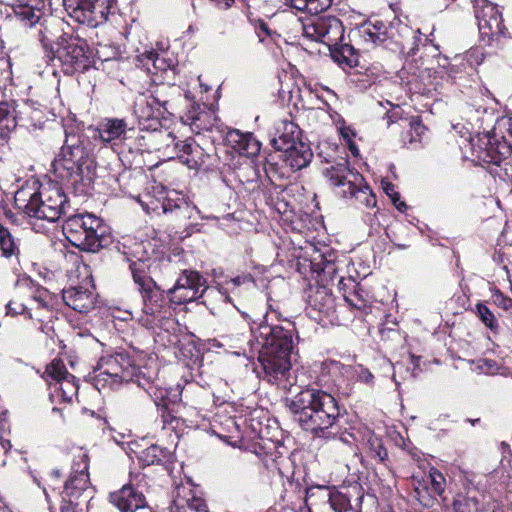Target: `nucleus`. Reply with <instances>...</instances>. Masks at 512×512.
<instances>
[{
  "instance_id": "3",
  "label": "nucleus",
  "mask_w": 512,
  "mask_h": 512,
  "mask_svg": "<svg viewBox=\"0 0 512 512\" xmlns=\"http://www.w3.org/2000/svg\"><path fill=\"white\" fill-rule=\"evenodd\" d=\"M54 174L76 195H89L96 178V163L85 140L67 136L59 154L52 162Z\"/></svg>"
},
{
  "instance_id": "32",
  "label": "nucleus",
  "mask_w": 512,
  "mask_h": 512,
  "mask_svg": "<svg viewBox=\"0 0 512 512\" xmlns=\"http://www.w3.org/2000/svg\"><path fill=\"white\" fill-rule=\"evenodd\" d=\"M486 58V54L480 47H474L467 50L463 55H457L450 64L449 72L451 74L458 73L466 66L477 67L481 65Z\"/></svg>"
},
{
  "instance_id": "46",
  "label": "nucleus",
  "mask_w": 512,
  "mask_h": 512,
  "mask_svg": "<svg viewBox=\"0 0 512 512\" xmlns=\"http://www.w3.org/2000/svg\"><path fill=\"white\" fill-rule=\"evenodd\" d=\"M411 139L410 142L420 141L421 135L426 130L419 117H412L409 121Z\"/></svg>"
},
{
  "instance_id": "52",
  "label": "nucleus",
  "mask_w": 512,
  "mask_h": 512,
  "mask_svg": "<svg viewBox=\"0 0 512 512\" xmlns=\"http://www.w3.org/2000/svg\"><path fill=\"white\" fill-rule=\"evenodd\" d=\"M7 314L8 315H18V314H24L27 312V307L23 304H17L13 301H10L7 305Z\"/></svg>"
},
{
  "instance_id": "56",
  "label": "nucleus",
  "mask_w": 512,
  "mask_h": 512,
  "mask_svg": "<svg viewBox=\"0 0 512 512\" xmlns=\"http://www.w3.org/2000/svg\"><path fill=\"white\" fill-rule=\"evenodd\" d=\"M79 504H74V503H64L62 502V505H61V508H60V512H78L77 511V506Z\"/></svg>"
},
{
  "instance_id": "42",
  "label": "nucleus",
  "mask_w": 512,
  "mask_h": 512,
  "mask_svg": "<svg viewBox=\"0 0 512 512\" xmlns=\"http://www.w3.org/2000/svg\"><path fill=\"white\" fill-rule=\"evenodd\" d=\"M331 256L332 255H329L328 257L321 255V261L314 263V266L317 271L322 272L324 276L329 277L330 280L333 281L337 272V267Z\"/></svg>"
},
{
  "instance_id": "39",
  "label": "nucleus",
  "mask_w": 512,
  "mask_h": 512,
  "mask_svg": "<svg viewBox=\"0 0 512 512\" xmlns=\"http://www.w3.org/2000/svg\"><path fill=\"white\" fill-rule=\"evenodd\" d=\"M225 283L227 285L225 290L223 291L222 288H219L218 290H221L222 293L226 294L230 298L228 291L236 293L241 287L248 289L254 285V279L251 274H242L226 280ZM221 300L224 302L223 298H221ZM226 302H230V299L225 301V303Z\"/></svg>"
},
{
  "instance_id": "6",
  "label": "nucleus",
  "mask_w": 512,
  "mask_h": 512,
  "mask_svg": "<svg viewBox=\"0 0 512 512\" xmlns=\"http://www.w3.org/2000/svg\"><path fill=\"white\" fill-rule=\"evenodd\" d=\"M47 63L52 67L54 75L56 68L65 75L85 72L93 63L92 51L79 34L63 32L57 38L56 48L50 50Z\"/></svg>"
},
{
  "instance_id": "54",
  "label": "nucleus",
  "mask_w": 512,
  "mask_h": 512,
  "mask_svg": "<svg viewBox=\"0 0 512 512\" xmlns=\"http://www.w3.org/2000/svg\"><path fill=\"white\" fill-rule=\"evenodd\" d=\"M481 363L479 365V368L483 370L485 373H491L493 372L494 368L496 367V362L493 360H481Z\"/></svg>"
},
{
  "instance_id": "31",
  "label": "nucleus",
  "mask_w": 512,
  "mask_h": 512,
  "mask_svg": "<svg viewBox=\"0 0 512 512\" xmlns=\"http://www.w3.org/2000/svg\"><path fill=\"white\" fill-rule=\"evenodd\" d=\"M283 152L286 162L295 170L306 167L313 157L310 147L301 140L296 141L293 147L284 149Z\"/></svg>"
},
{
  "instance_id": "61",
  "label": "nucleus",
  "mask_w": 512,
  "mask_h": 512,
  "mask_svg": "<svg viewBox=\"0 0 512 512\" xmlns=\"http://www.w3.org/2000/svg\"><path fill=\"white\" fill-rule=\"evenodd\" d=\"M241 315L244 318V320H246V321L250 320V316L246 312H241Z\"/></svg>"
},
{
  "instance_id": "64",
  "label": "nucleus",
  "mask_w": 512,
  "mask_h": 512,
  "mask_svg": "<svg viewBox=\"0 0 512 512\" xmlns=\"http://www.w3.org/2000/svg\"><path fill=\"white\" fill-rule=\"evenodd\" d=\"M343 282H344V278H343L342 276H341V277H339V279H338V285H339V286H341V285L343 284Z\"/></svg>"
},
{
  "instance_id": "44",
  "label": "nucleus",
  "mask_w": 512,
  "mask_h": 512,
  "mask_svg": "<svg viewBox=\"0 0 512 512\" xmlns=\"http://www.w3.org/2000/svg\"><path fill=\"white\" fill-rule=\"evenodd\" d=\"M367 443L373 457H377L381 462H383L388 457L387 450L383 447L382 440L380 438L372 435L368 439Z\"/></svg>"
},
{
  "instance_id": "4",
  "label": "nucleus",
  "mask_w": 512,
  "mask_h": 512,
  "mask_svg": "<svg viewBox=\"0 0 512 512\" xmlns=\"http://www.w3.org/2000/svg\"><path fill=\"white\" fill-rule=\"evenodd\" d=\"M332 3L333 0H285L289 7L311 14L304 18H293L292 30L301 33L306 39L321 42L328 47L336 46L344 35L342 22L335 16L318 15Z\"/></svg>"
},
{
  "instance_id": "23",
  "label": "nucleus",
  "mask_w": 512,
  "mask_h": 512,
  "mask_svg": "<svg viewBox=\"0 0 512 512\" xmlns=\"http://www.w3.org/2000/svg\"><path fill=\"white\" fill-rule=\"evenodd\" d=\"M305 501L308 505H323L334 512H351L350 500L340 492H332L326 486L306 488Z\"/></svg>"
},
{
  "instance_id": "45",
  "label": "nucleus",
  "mask_w": 512,
  "mask_h": 512,
  "mask_svg": "<svg viewBox=\"0 0 512 512\" xmlns=\"http://www.w3.org/2000/svg\"><path fill=\"white\" fill-rule=\"evenodd\" d=\"M384 191L390 197L392 203L397 208V210H399L400 212H404L407 209V205L405 204L404 201L401 200L400 194L397 191H395L393 184L387 183L384 187Z\"/></svg>"
},
{
  "instance_id": "18",
  "label": "nucleus",
  "mask_w": 512,
  "mask_h": 512,
  "mask_svg": "<svg viewBox=\"0 0 512 512\" xmlns=\"http://www.w3.org/2000/svg\"><path fill=\"white\" fill-rule=\"evenodd\" d=\"M88 474V461L86 455L73 465V471L65 482L61 492L62 502L80 504V501L87 502L92 498Z\"/></svg>"
},
{
  "instance_id": "37",
  "label": "nucleus",
  "mask_w": 512,
  "mask_h": 512,
  "mask_svg": "<svg viewBox=\"0 0 512 512\" xmlns=\"http://www.w3.org/2000/svg\"><path fill=\"white\" fill-rule=\"evenodd\" d=\"M412 483L414 486L415 497L419 503L424 507H431L434 503L435 497L429 487L427 478L414 476Z\"/></svg>"
},
{
  "instance_id": "50",
  "label": "nucleus",
  "mask_w": 512,
  "mask_h": 512,
  "mask_svg": "<svg viewBox=\"0 0 512 512\" xmlns=\"http://www.w3.org/2000/svg\"><path fill=\"white\" fill-rule=\"evenodd\" d=\"M50 293L45 288H38L33 295V300L38 304V307L47 308L50 300Z\"/></svg>"
},
{
  "instance_id": "5",
  "label": "nucleus",
  "mask_w": 512,
  "mask_h": 512,
  "mask_svg": "<svg viewBox=\"0 0 512 512\" xmlns=\"http://www.w3.org/2000/svg\"><path fill=\"white\" fill-rule=\"evenodd\" d=\"M16 202L23 203L29 217L55 222L70 210V203L63 188L57 183L41 184L37 190L21 188L15 194Z\"/></svg>"
},
{
  "instance_id": "21",
  "label": "nucleus",
  "mask_w": 512,
  "mask_h": 512,
  "mask_svg": "<svg viewBox=\"0 0 512 512\" xmlns=\"http://www.w3.org/2000/svg\"><path fill=\"white\" fill-rule=\"evenodd\" d=\"M135 134L134 128H129L124 119L119 118H104L102 119L96 129L93 137L99 139L105 146L115 148L120 144H125L129 149L131 145L126 143Z\"/></svg>"
},
{
  "instance_id": "7",
  "label": "nucleus",
  "mask_w": 512,
  "mask_h": 512,
  "mask_svg": "<svg viewBox=\"0 0 512 512\" xmlns=\"http://www.w3.org/2000/svg\"><path fill=\"white\" fill-rule=\"evenodd\" d=\"M62 229L67 240L83 251L97 252L111 240L109 226L90 213L70 215Z\"/></svg>"
},
{
  "instance_id": "29",
  "label": "nucleus",
  "mask_w": 512,
  "mask_h": 512,
  "mask_svg": "<svg viewBox=\"0 0 512 512\" xmlns=\"http://www.w3.org/2000/svg\"><path fill=\"white\" fill-rule=\"evenodd\" d=\"M226 141L233 149L248 157L256 156L261 148L251 133H242L236 129L227 132Z\"/></svg>"
},
{
  "instance_id": "62",
  "label": "nucleus",
  "mask_w": 512,
  "mask_h": 512,
  "mask_svg": "<svg viewBox=\"0 0 512 512\" xmlns=\"http://www.w3.org/2000/svg\"><path fill=\"white\" fill-rule=\"evenodd\" d=\"M52 475H54V476H55V478H58V477H60V471H59V470H54V471L52 472Z\"/></svg>"
},
{
  "instance_id": "34",
  "label": "nucleus",
  "mask_w": 512,
  "mask_h": 512,
  "mask_svg": "<svg viewBox=\"0 0 512 512\" xmlns=\"http://www.w3.org/2000/svg\"><path fill=\"white\" fill-rule=\"evenodd\" d=\"M310 305L319 313L329 316L334 312L335 300L333 295L329 293L325 287H320L310 296Z\"/></svg>"
},
{
  "instance_id": "27",
  "label": "nucleus",
  "mask_w": 512,
  "mask_h": 512,
  "mask_svg": "<svg viewBox=\"0 0 512 512\" xmlns=\"http://www.w3.org/2000/svg\"><path fill=\"white\" fill-rule=\"evenodd\" d=\"M110 502L120 512H135L146 505L145 497L131 486H123L120 490L111 493Z\"/></svg>"
},
{
  "instance_id": "48",
  "label": "nucleus",
  "mask_w": 512,
  "mask_h": 512,
  "mask_svg": "<svg viewBox=\"0 0 512 512\" xmlns=\"http://www.w3.org/2000/svg\"><path fill=\"white\" fill-rule=\"evenodd\" d=\"M495 48L501 52L502 57L512 60V37L509 34Z\"/></svg>"
},
{
  "instance_id": "14",
  "label": "nucleus",
  "mask_w": 512,
  "mask_h": 512,
  "mask_svg": "<svg viewBox=\"0 0 512 512\" xmlns=\"http://www.w3.org/2000/svg\"><path fill=\"white\" fill-rule=\"evenodd\" d=\"M210 295L220 296L224 301H228L229 297L222 293L221 290L210 288L206 278L198 271L184 270L177 278L174 286L167 290L169 303L179 306L188 302L197 301L200 298Z\"/></svg>"
},
{
  "instance_id": "26",
  "label": "nucleus",
  "mask_w": 512,
  "mask_h": 512,
  "mask_svg": "<svg viewBox=\"0 0 512 512\" xmlns=\"http://www.w3.org/2000/svg\"><path fill=\"white\" fill-rule=\"evenodd\" d=\"M174 149L178 159L190 169H198L205 163L206 153L193 138L177 141Z\"/></svg>"
},
{
  "instance_id": "13",
  "label": "nucleus",
  "mask_w": 512,
  "mask_h": 512,
  "mask_svg": "<svg viewBox=\"0 0 512 512\" xmlns=\"http://www.w3.org/2000/svg\"><path fill=\"white\" fill-rule=\"evenodd\" d=\"M479 161L500 165L512 155V117H503L498 121L493 135H485L472 143Z\"/></svg>"
},
{
  "instance_id": "57",
  "label": "nucleus",
  "mask_w": 512,
  "mask_h": 512,
  "mask_svg": "<svg viewBox=\"0 0 512 512\" xmlns=\"http://www.w3.org/2000/svg\"><path fill=\"white\" fill-rule=\"evenodd\" d=\"M409 358H410L411 363H412V365H413L412 375H413V376H415V375H416V374H415V370H416L417 368H419V361H420V357H416V356H414V355H411V354H410V355H409Z\"/></svg>"
},
{
  "instance_id": "17",
  "label": "nucleus",
  "mask_w": 512,
  "mask_h": 512,
  "mask_svg": "<svg viewBox=\"0 0 512 512\" xmlns=\"http://www.w3.org/2000/svg\"><path fill=\"white\" fill-rule=\"evenodd\" d=\"M110 0H63L68 15L80 24L97 27L106 22Z\"/></svg>"
},
{
  "instance_id": "58",
  "label": "nucleus",
  "mask_w": 512,
  "mask_h": 512,
  "mask_svg": "<svg viewBox=\"0 0 512 512\" xmlns=\"http://www.w3.org/2000/svg\"><path fill=\"white\" fill-rule=\"evenodd\" d=\"M273 170V165L272 164H266L264 166V171H265V174L266 176L272 181V178H271V175H270V171Z\"/></svg>"
},
{
  "instance_id": "25",
  "label": "nucleus",
  "mask_w": 512,
  "mask_h": 512,
  "mask_svg": "<svg viewBox=\"0 0 512 512\" xmlns=\"http://www.w3.org/2000/svg\"><path fill=\"white\" fill-rule=\"evenodd\" d=\"M301 130L298 125L290 120H280L274 125V133L271 138L272 146L279 151L289 149L300 140Z\"/></svg>"
},
{
  "instance_id": "55",
  "label": "nucleus",
  "mask_w": 512,
  "mask_h": 512,
  "mask_svg": "<svg viewBox=\"0 0 512 512\" xmlns=\"http://www.w3.org/2000/svg\"><path fill=\"white\" fill-rule=\"evenodd\" d=\"M215 6L222 10H227L232 6L234 0H211Z\"/></svg>"
},
{
  "instance_id": "1",
  "label": "nucleus",
  "mask_w": 512,
  "mask_h": 512,
  "mask_svg": "<svg viewBox=\"0 0 512 512\" xmlns=\"http://www.w3.org/2000/svg\"><path fill=\"white\" fill-rule=\"evenodd\" d=\"M256 340L258 362L261 367L259 377L278 386L283 390H290L295 379L291 374V355L294 349V324L286 321V325H269L261 323L251 328Z\"/></svg>"
},
{
  "instance_id": "24",
  "label": "nucleus",
  "mask_w": 512,
  "mask_h": 512,
  "mask_svg": "<svg viewBox=\"0 0 512 512\" xmlns=\"http://www.w3.org/2000/svg\"><path fill=\"white\" fill-rule=\"evenodd\" d=\"M62 298L67 306L80 313L89 312L96 304V293L92 284L64 289Z\"/></svg>"
},
{
  "instance_id": "10",
  "label": "nucleus",
  "mask_w": 512,
  "mask_h": 512,
  "mask_svg": "<svg viewBox=\"0 0 512 512\" xmlns=\"http://www.w3.org/2000/svg\"><path fill=\"white\" fill-rule=\"evenodd\" d=\"M134 269V283L137 291L142 298L141 315L138 318L139 323L147 329L161 327L163 321L167 320L172 314L170 303L166 301L167 293L157 285V283L147 274H139L136 267Z\"/></svg>"
},
{
  "instance_id": "12",
  "label": "nucleus",
  "mask_w": 512,
  "mask_h": 512,
  "mask_svg": "<svg viewBox=\"0 0 512 512\" xmlns=\"http://www.w3.org/2000/svg\"><path fill=\"white\" fill-rule=\"evenodd\" d=\"M13 14L16 19L26 27H33L40 23L41 29L39 30L38 37L42 44L45 57H48L50 50L56 48L57 28L59 26L58 20H51L41 22L44 16L45 1L44 0H17L12 6Z\"/></svg>"
},
{
  "instance_id": "41",
  "label": "nucleus",
  "mask_w": 512,
  "mask_h": 512,
  "mask_svg": "<svg viewBox=\"0 0 512 512\" xmlns=\"http://www.w3.org/2000/svg\"><path fill=\"white\" fill-rule=\"evenodd\" d=\"M17 247L8 229L0 225V250L5 257L12 256Z\"/></svg>"
},
{
  "instance_id": "49",
  "label": "nucleus",
  "mask_w": 512,
  "mask_h": 512,
  "mask_svg": "<svg viewBox=\"0 0 512 512\" xmlns=\"http://www.w3.org/2000/svg\"><path fill=\"white\" fill-rule=\"evenodd\" d=\"M187 508L191 512H207V505L204 499L200 497H192L187 499Z\"/></svg>"
},
{
  "instance_id": "60",
  "label": "nucleus",
  "mask_w": 512,
  "mask_h": 512,
  "mask_svg": "<svg viewBox=\"0 0 512 512\" xmlns=\"http://www.w3.org/2000/svg\"><path fill=\"white\" fill-rule=\"evenodd\" d=\"M260 27L267 35H271V32L266 24L262 23Z\"/></svg>"
},
{
  "instance_id": "47",
  "label": "nucleus",
  "mask_w": 512,
  "mask_h": 512,
  "mask_svg": "<svg viewBox=\"0 0 512 512\" xmlns=\"http://www.w3.org/2000/svg\"><path fill=\"white\" fill-rule=\"evenodd\" d=\"M194 386L193 383L188 384V387L181 388L180 385H177L176 387L167 388L168 389V406L170 404H176L182 400L183 393H187L189 391V388Z\"/></svg>"
},
{
  "instance_id": "15",
  "label": "nucleus",
  "mask_w": 512,
  "mask_h": 512,
  "mask_svg": "<svg viewBox=\"0 0 512 512\" xmlns=\"http://www.w3.org/2000/svg\"><path fill=\"white\" fill-rule=\"evenodd\" d=\"M474 10L481 40L491 47L499 45L509 31L503 24L498 7L487 0H476Z\"/></svg>"
},
{
  "instance_id": "38",
  "label": "nucleus",
  "mask_w": 512,
  "mask_h": 512,
  "mask_svg": "<svg viewBox=\"0 0 512 512\" xmlns=\"http://www.w3.org/2000/svg\"><path fill=\"white\" fill-rule=\"evenodd\" d=\"M146 377H150V382L146 383L144 387H142L145 392L153 399L155 405L157 407L168 408V389L158 387L153 385V378L151 375H147Z\"/></svg>"
},
{
  "instance_id": "11",
  "label": "nucleus",
  "mask_w": 512,
  "mask_h": 512,
  "mask_svg": "<svg viewBox=\"0 0 512 512\" xmlns=\"http://www.w3.org/2000/svg\"><path fill=\"white\" fill-rule=\"evenodd\" d=\"M325 176L331 185L337 188V194L346 199H354L355 204L365 208L376 206L377 200L371 188L362 184L363 177L349 167L347 161H342L327 168Z\"/></svg>"
},
{
  "instance_id": "40",
  "label": "nucleus",
  "mask_w": 512,
  "mask_h": 512,
  "mask_svg": "<svg viewBox=\"0 0 512 512\" xmlns=\"http://www.w3.org/2000/svg\"><path fill=\"white\" fill-rule=\"evenodd\" d=\"M426 478L429 485H431L430 489L434 494V497L441 496L445 492L446 479L438 469L432 467Z\"/></svg>"
},
{
  "instance_id": "2",
  "label": "nucleus",
  "mask_w": 512,
  "mask_h": 512,
  "mask_svg": "<svg viewBox=\"0 0 512 512\" xmlns=\"http://www.w3.org/2000/svg\"><path fill=\"white\" fill-rule=\"evenodd\" d=\"M287 407L295 416L300 426L317 437L337 438L346 444L354 439L349 432L340 433V407L331 394L315 389L306 388L287 402Z\"/></svg>"
},
{
  "instance_id": "30",
  "label": "nucleus",
  "mask_w": 512,
  "mask_h": 512,
  "mask_svg": "<svg viewBox=\"0 0 512 512\" xmlns=\"http://www.w3.org/2000/svg\"><path fill=\"white\" fill-rule=\"evenodd\" d=\"M137 58L139 63L147 70L148 73H175V65L173 60L161 56L154 50H145L143 53L138 55Z\"/></svg>"
},
{
  "instance_id": "36",
  "label": "nucleus",
  "mask_w": 512,
  "mask_h": 512,
  "mask_svg": "<svg viewBox=\"0 0 512 512\" xmlns=\"http://www.w3.org/2000/svg\"><path fill=\"white\" fill-rule=\"evenodd\" d=\"M170 450L156 444L149 446L140 452L139 460L144 465L161 464L170 457Z\"/></svg>"
},
{
  "instance_id": "16",
  "label": "nucleus",
  "mask_w": 512,
  "mask_h": 512,
  "mask_svg": "<svg viewBox=\"0 0 512 512\" xmlns=\"http://www.w3.org/2000/svg\"><path fill=\"white\" fill-rule=\"evenodd\" d=\"M164 111L173 115V104L153 95L140 94L134 102V114L142 130L156 131L160 126L159 116H163Z\"/></svg>"
},
{
  "instance_id": "53",
  "label": "nucleus",
  "mask_w": 512,
  "mask_h": 512,
  "mask_svg": "<svg viewBox=\"0 0 512 512\" xmlns=\"http://www.w3.org/2000/svg\"><path fill=\"white\" fill-rule=\"evenodd\" d=\"M494 302L504 310H508L512 307V300L505 297L500 291L495 292Z\"/></svg>"
},
{
  "instance_id": "8",
  "label": "nucleus",
  "mask_w": 512,
  "mask_h": 512,
  "mask_svg": "<svg viewBox=\"0 0 512 512\" xmlns=\"http://www.w3.org/2000/svg\"><path fill=\"white\" fill-rule=\"evenodd\" d=\"M358 36L367 44L385 45L388 41L394 42L402 53L413 56L423 42L419 30H413L407 24L400 21H393L389 27L381 21L365 23L359 27Z\"/></svg>"
},
{
  "instance_id": "19",
  "label": "nucleus",
  "mask_w": 512,
  "mask_h": 512,
  "mask_svg": "<svg viewBox=\"0 0 512 512\" xmlns=\"http://www.w3.org/2000/svg\"><path fill=\"white\" fill-rule=\"evenodd\" d=\"M163 212L171 215L186 230V236L195 231L196 221L200 218L198 208L186 201L179 193L173 191L167 195L162 204Z\"/></svg>"
},
{
  "instance_id": "22",
  "label": "nucleus",
  "mask_w": 512,
  "mask_h": 512,
  "mask_svg": "<svg viewBox=\"0 0 512 512\" xmlns=\"http://www.w3.org/2000/svg\"><path fill=\"white\" fill-rule=\"evenodd\" d=\"M473 474L465 476L463 491L458 492L452 502L454 512H487V496L474 484Z\"/></svg>"
},
{
  "instance_id": "9",
  "label": "nucleus",
  "mask_w": 512,
  "mask_h": 512,
  "mask_svg": "<svg viewBox=\"0 0 512 512\" xmlns=\"http://www.w3.org/2000/svg\"><path fill=\"white\" fill-rule=\"evenodd\" d=\"M123 382H135L144 387L150 382V377H146V373L136 367L127 355L118 353L101 357L94 370L95 387L98 390L115 389Z\"/></svg>"
},
{
  "instance_id": "59",
  "label": "nucleus",
  "mask_w": 512,
  "mask_h": 512,
  "mask_svg": "<svg viewBox=\"0 0 512 512\" xmlns=\"http://www.w3.org/2000/svg\"><path fill=\"white\" fill-rule=\"evenodd\" d=\"M136 140H137L138 145H139L140 147L145 146V143H144V142H145V140H146L145 136H143V135H141V136H137V137H136Z\"/></svg>"
},
{
  "instance_id": "20",
  "label": "nucleus",
  "mask_w": 512,
  "mask_h": 512,
  "mask_svg": "<svg viewBox=\"0 0 512 512\" xmlns=\"http://www.w3.org/2000/svg\"><path fill=\"white\" fill-rule=\"evenodd\" d=\"M45 374L50 387H53L62 401L71 402L78 393L76 377L69 373L60 359H54L46 368Z\"/></svg>"
},
{
  "instance_id": "35",
  "label": "nucleus",
  "mask_w": 512,
  "mask_h": 512,
  "mask_svg": "<svg viewBox=\"0 0 512 512\" xmlns=\"http://www.w3.org/2000/svg\"><path fill=\"white\" fill-rule=\"evenodd\" d=\"M16 126L15 108L8 102H0V140H7Z\"/></svg>"
},
{
  "instance_id": "28",
  "label": "nucleus",
  "mask_w": 512,
  "mask_h": 512,
  "mask_svg": "<svg viewBox=\"0 0 512 512\" xmlns=\"http://www.w3.org/2000/svg\"><path fill=\"white\" fill-rule=\"evenodd\" d=\"M119 252H121L125 259L130 263L129 267L134 277L133 267L138 268L139 274H146V264L148 260V253L142 242H137L132 239H124L118 246Z\"/></svg>"
},
{
  "instance_id": "51",
  "label": "nucleus",
  "mask_w": 512,
  "mask_h": 512,
  "mask_svg": "<svg viewBox=\"0 0 512 512\" xmlns=\"http://www.w3.org/2000/svg\"><path fill=\"white\" fill-rule=\"evenodd\" d=\"M354 371L359 381H362L366 384H371L373 382L374 376L368 369L359 365L354 368Z\"/></svg>"
},
{
  "instance_id": "63",
  "label": "nucleus",
  "mask_w": 512,
  "mask_h": 512,
  "mask_svg": "<svg viewBox=\"0 0 512 512\" xmlns=\"http://www.w3.org/2000/svg\"><path fill=\"white\" fill-rule=\"evenodd\" d=\"M407 247H408V245H406V244H397V248L402 249V250L406 249Z\"/></svg>"
},
{
  "instance_id": "33",
  "label": "nucleus",
  "mask_w": 512,
  "mask_h": 512,
  "mask_svg": "<svg viewBox=\"0 0 512 512\" xmlns=\"http://www.w3.org/2000/svg\"><path fill=\"white\" fill-rule=\"evenodd\" d=\"M209 112L203 111L199 104L193 102L190 109L184 116H181L183 122L191 127L192 131L200 133L204 130H209L210 125L206 123V118L210 117Z\"/></svg>"
},
{
  "instance_id": "43",
  "label": "nucleus",
  "mask_w": 512,
  "mask_h": 512,
  "mask_svg": "<svg viewBox=\"0 0 512 512\" xmlns=\"http://www.w3.org/2000/svg\"><path fill=\"white\" fill-rule=\"evenodd\" d=\"M476 312L481 321L488 327L490 330L494 331L497 328V321L494 314L490 311V309L483 303H478L476 305Z\"/></svg>"
}]
</instances>
